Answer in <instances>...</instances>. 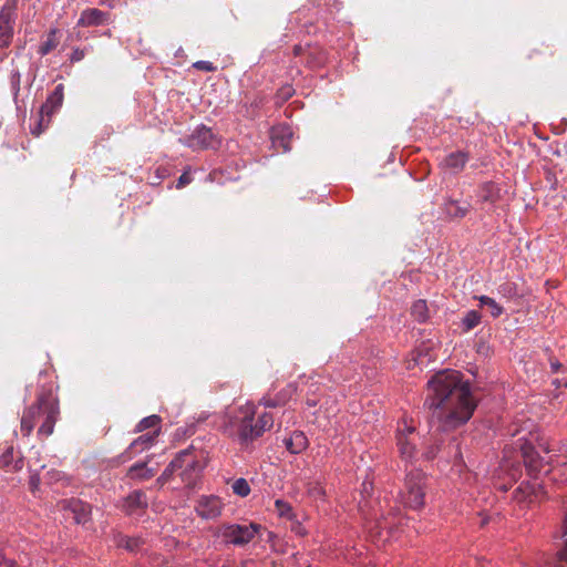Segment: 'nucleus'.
<instances>
[{"label":"nucleus","instance_id":"7","mask_svg":"<svg viewBox=\"0 0 567 567\" xmlns=\"http://www.w3.org/2000/svg\"><path fill=\"white\" fill-rule=\"evenodd\" d=\"M427 488V477L420 470L408 472L403 489L400 492L401 503L409 508L419 509L424 505Z\"/></svg>","mask_w":567,"mask_h":567},{"label":"nucleus","instance_id":"43","mask_svg":"<svg viewBox=\"0 0 567 567\" xmlns=\"http://www.w3.org/2000/svg\"><path fill=\"white\" fill-rule=\"evenodd\" d=\"M561 529H563V535L566 537L565 538V546L567 547V513H566V516H565V518L563 520Z\"/></svg>","mask_w":567,"mask_h":567},{"label":"nucleus","instance_id":"48","mask_svg":"<svg viewBox=\"0 0 567 567\" xmlns=\"http://www.w3.org/2000/svg\"><path fill=\"white\" fill-rule=\"evenodd\" d=\"M287 391H288L289 393H291V392H292V388H291V386H289Z\"/></svg>","mask_w":567,"mask_h":567},{"label":"nucleus","instance_id":"3","mask_svg":"<svg viewBox=\"0 0 567 567\" xmlns=\"http://www.w3.org/2000/svg\"><path fill=\"white\" fill-rule=\"evenodd\" d=\"M516 444L519 451L515 452V456L512 457L507 450L504 451L503 467L515 471V465L523 460L525 465L535 473L550 475V480L555 482L567 481V451L559 454L545 451V455L542 456L524 437H518Z\"/></svg>","mask_w":567,"mask_h":567},{"label":"nucleus","instance_id":"30","mask_svg":"<svg viewBox=\"0 0 567 567\" xmlns=\"http://www.w3.org/2000/svg\"><path fill=\"white\" fill-rule=\"evenodd\" d=\"M275 508H276L277 514L280 517L289 518L290 519L293 516L292 508H291L290 504L287 503L284 499H276L275 501Z\"/></svg>","mask_w":567,"mask_h":567},{"label":"nucleus","instance_id":"15","mask_svg":"<svg viewBox=\"0 0 567 567\" xmlns=\"http://www.w3.org/2000/svg\"><path fill=\"white\" fill-rule=\"evenodd\" d=\"M63 509L70 512L78 524H85L90 515V505L80 499H65L61 503Z\"/></svg>","mask_w":567,"mask_h":567},{"label":"nucleus","instance_id":"40","mask_svg":"<svg viewBox=\"0 0 567 567\" xmlns=\"http://www.w3.org/2000/svg\"><path fill=\"white\" fill-rule=\"evenodd\" d=\"M498 291L503 295L512 296L513 295V286H512V284H504V285L499 286Z\"/></svg>","mask_w":567,"mask_h":567},{"label":"nucleus","instance_id":"34","mask_svg":"<svg viewBox=\"0 0 567 567\" xmlns=\"http://www.w3.org/2000/svg\"><path fill=\"white\" fill-rule=\"evenodd\" d=\"M308 494L312 498L318 499V498H321L324 495V491H323L322 486L319 483H313V484L309 485Z\"/></svg>","mask_w":567,"mask_h":567},{"label":"nucleus","instance_id":"28","mask_svg":"<svg viewBox=\"0 0 567 567\" xmlns=\"http://www.w3.org/2000/svg\"><path fill=\"white\" fill-rule=\"evenodd\" d=\"M233 493L240 497H246L250 493V486L246 478H237L231 484Z\"/></svg>","mask_w":567,"mask_h":567},{"label":"nucleus","instance_id":"36","mask_svg":"<svg viewBox=\"0 0 567 567\" xmlns=\"http://www.w3.org/2000/svg\"><path fill=\"white\" fill-rule=\"evenodd\" d=\"M194 68L206 72H212L215 70V66L209 61H197L194 63Z\"/></svg>","mask_w":567,"mask_h":567},{"label":"nucleus","instance_id":"26","mask_svg":"<svg viewBox=\"0 0 567 567\" xmlns=\"http://www.w3.org/2000/svg\"><path fill=\"white\" fill-rule=\"evenodd\" d=\"M482 316L476 310H470L465 313L462 319V328L463 331L468 332L475 327H477L481 322Z\"/></svg>","mask_w":567,"mask_h":567},{"label":"nucleus","instance_id":"14","mask_svg":"<svg viewBox=\"0 0 567 567\" xmlns=\"http://www.w3.org/2000/svg\"><path fill=\"white\" fill-rule=\"evenodd\" d=\"M467 161V153L463 151H456L444 156V158L440 162V166L442 169L450 174H458L463 171Z\"/></svg>","mask_w":567,"mask_h":567},{"label":"nucleus","instance_id":"17","mask_svg":"<svg viewBox=\"0 0 567 567\" xmlns=\"http://www.w3.org/2000/svg\"><path fill=\"white\" fill-rule=\"evenodd\" d=\"M292 133L288 126L279 125L272 128L271 131V141L274 147L277 150L281 148L284 152H288L290 150L289 138Z\"/></svg>","mask_w":567,"mask_h":567},{"label":"nucleus","instance_id":"49","mask_svg":"<svg viewBox=\"0 0 567 567\" xmlns=\"http://www.w3.org/2000/svg\"><path fill=\"white\" fill-rule=\"evenodd\" d=\"M307 404H309V405L313 404L315 405V402L307 401Z\"/></svg>","mask_w":567,"mask_h":567},{"label":"nucleus","instance_id":"38","mask_svg":"<svg viewBox=\"0 0 567 567\" xmlns=\"http://www.w3.org/2000/svg\"><path fill=\"white\" fill-rule=\"evenodd\" d=\"M293 93V89L290 85H286L280 89L279 91V97L282 100L289 99Z\"/></svg>","mask_w":567,"mask_h":567},{"label":"nucleus","instance_id":"13","mask_svg":"<svg viewBox=\"0 0 567 567\" xmlns=\"http://www.w3.org/2000/svg\"><path fill=\"white\" fill-rule=\"evenodd\" d=\"M197 466V462L192 457V452L189 450H184L179 452L177 456L168 464V466L158 478V482H165L169 475L179 468L185 467L186 470H195Z\"/></svg>","mask_w":567,"mask_h":567},{"label":"nucleus","instance_id":"5","mask_svg":"<svg viewBox=\"0 0 567 567\" xmlns=\"http://www.w3.org/2000/svg\"><path fill=\"white\" fill-rule=\"evenodd\" d=\"M58 400L50 395H42L37 403L28 408L21 417V433L29 436L37 423L41 422L38 434L49 436L53 433L59 416Z\"/></svg>","mask_w":567,"mask_h":567},{"label":"nucleus","instance_id":"1","mask_svg":"<svg viewBox=\"0 0 567 567\" xmlns=\"http://www.w3.org/2000/svg\"><path fill=\"white\" fill-rule=\"evenodd\" d=\"M429 395L425 400L432 416L439 422V429L451 431L465 424L473 415L476 402L467 382L455 370L435 373L427 382Z\"/></svg>","mask_w":567,"mask_h":567},{"label":"nucleus","instance_id":"44","mask_svg":"<svg viewBox=\"0 0 567 567\" xmlns=\"http://www.w3.org/2000/svg\"><path fill=\"white\" fill-rule=\"evenodd\" d=\"M436 455L435 451L434 450H429L426 452H424L423 456L426 458V460H431L433 458L434 456Z\"/></svg>","mask_w":567,"mask_h":567},{"label":"nucleus","instance_id":"32","mask_svg":"<svg viewBox=\"0 0 567 567\" xmlns=\"http://www.w3.org/2000/svg\"><path fill=\"white\" fill-rule=\"evenodd\" d=\"M161 422L159 416L153 414L150 416L144 417L140 421V423L136 425V432H142L146 429L151 427H157Z\"/></svg>","mask_w":567,"mask_h":567},{"label":"nucleus","instance_id":"41","mask_svg":"<svg viewBox=\"0 0 567 567\" xmlns=\"http://www.w3.org/2000/svg\"><path fill=\"white\" fill-rule=\"evenodd\" d=\"M84 58V52L80 49H75L72 53L71 60L72 61H80Z\"/></svg>","mask_w":567,"mask_h":567},{"label":"nucleus","instance_id":"27","mask_svg":"<svg viewBox=\"0 0 567 567\" xmlns=\"http://www.w3.org/2000/svg\"><path fill=\"white\" fill-rule=\"evenodd\" d=\"M411 313L419 322H424L429 317V309L425 300H417L411 308Z\"/></svg>","mask_w":567,"mask_h":567},{"label":"nucleus","instance_id":"47","mask_svg":"<svg viewBox=\"0 0 567 567\" xmlns=\"http://www.w3.org/2000/svg\"><path fill=\"white\" fill-rule=\"evenodd\" d=\"M363 491H364V493H368V486H367V483H363Z\"/></svg>","mask_w":567,"mask_h":567},{"label":"nucleus","instance_id":"42","mask_svg":"<svg viewBox=\"0 0 567 567\" xmlns=\"http://www.w3.org/2000/svg\"><path fill=\"white\" fill-rule=\"evenodd\" d=\"M0 565H3L6 567H16L17 561L11 558L2 557V560L0 561Z\"/></svg>","mask_w":567,"mask_h":567},{"label":"nucleus","instance_id":"20","mask_svg":"<svg viewBox=\"0 0 567 567\" xmlns=\"http://www.w3.org/2000/svg\"><path fill=\"white\" fill-rule=\"evenodd\" d=\"M58 34H59V30L55 28L51 29L48 32L45 40L38 48V53L41 56H45L47 54H49L52 50H54L59 45Z\"/></svg>","mask_w":567,"mask_h":567},{"label":"nucleus","instance_id":"19","mask_svg":"<svg viewBox=\"0 0 567 567\" xmlns=\"http://www.w3.org/2000/svg\"><path fill=\"white\" fill-rule=\"evenodd\" d=\"M22 466L23 462L20 457L16 458L14 449L12 446L7 447L6 451L0 455V467L17 472L20 471Z\"/></svg>","mask_w":567,"mask_h":567},{"label":"nucleus","instance_id":"21","mask_svg":"<svg viewBox=\"0 0 567 567\" xmlns=\"http://www.w3.org/2000/svg\"><path fill=\"white\" fill-rule=\"evenodd\" d=\"M147 506L146 497L144 493L140 491H134L131 493L125 499L126 511L132 514L138 508H143Z\"/></svg>","mask_w":567,"mask_h":567},{"label":"nucleus","instance_id":"11","mask_svg":"<svg viewBox=\"0 0 567 567\" xmlns=\"http://www.w3.org/2000/svg\"><path fill=\"white\" fill-rule=\"evenodd\" d=\"M219 144L220 138L205 125L197 126L186 140V145L195 150L216 148Z\"/></svg>","mask_w":567,"mask_h":567},{"label":"nucleus","instance_id":"37","mask_svg":"<svg viewBox=\"0 0 567 567\" xmlns=\"http://www.w3.org/2000/svg\"><path fill=\"white\" fill-rule=\"evenodd\" d=\"M158 434V429H156L153 433H146V434H143L141 435L140 437L143 440V442L148 446H153L154 442H155V437L157 436Z\"/></svg>","mask_w":567,"mask_h":567},{"label":"nucleus","instance_id":"24","mask_svg":"<svg viewBox=\"0 0 567 567\" xmlns=\"http://www.w3.org/2000/svg\"><path fill=\"white\" fill-rule=\"evenodd\" d=\"M155 471L152 468H148L144 463H136L132 465L128 470V475L132 478H138V480H148L152 476H154Z\"/></svg>","mask_w":567,"mask_h":567},{"label":"nucleus","instance_id":"25","mask_svg":"<svg viewBox=\"0 0 567 567\" xmlns=\"http://www.w3.org/2000/svg\"><path fill=\"white\" fill-rule=\"evenodd\" d=\"M478 198L482 202H495L498 197V188L493 183H485L481 186L478 192Z\"/></svg>","mask_w":567,"mask_h":567},{"label":"nucleus","instance_id":"29","mask_svg":"<svg viewBox=\"0 0 567 567\" xmlns=\"http://www.w3.org/2000/svg\"><path fill=\"white\" fill-rule=\"evenodd\" d=\"M468 205H461L458 202L452 200L446 205V210L452 217L462 218L468 212Z\"/></svg>","mask_w":567,"mask_h":567},{"label":"nucleus","instance_id":"46","mask_svg":"<svg viewBox=\"0 0 567 567\" xmlns=\"http://www.w3.org/2000/svg\"><path fill=\"white\" fill-rule=\"evenodd\" d=\"M453 449L455 450V460L461 458V453L458 451V445L453 446Z\"/></svg>","mask_w":567,"mask_h":567},{"label":"nucleus","instance_id":"9","mask_svg":"<svg viewBox=\"0 0 567 567\" xmlns=\"http://www.w3.org/2000/svg\"><path fill=\"white\" fill-rule=\"evenodd\" d=\"M19 0H6L0 8V49L11 45L14 35Z\"/></svg>","mask_w":567,"mask_h":567},{"label":"nucleus","instance_id":"39","mask_svg":"<svg viewBox=\"0 0 567 567\" xmlns=\"http://www.w3.org/2000/svg\"><path fill=\"white\" fill-rule=\"evenodd\" d=\"M192 182L189 173L185 172L181 175L177 182V188H181Z\"/></svg>","mask_w":567,"mask_h":567},{"label":"nucleus","instance_id":"23","mask_svg":"<svg viewBox=\"0 0 567 567\" xmlns=\"http://www.w3.org/2000/svg\"><path fill=\"white\" fill-rule=\"evenodd\" d=\"M476 299L478 300L481 307H486L488 309L493 318H498L504 311L503 307L496 302L495 299L488 296H480L476 297Z\"/></svg>","mask_w":567,"mask_h":567},{"label":"nucleus","instance_id":"8","mask_svg":"<svg viewBox=\"0 0 567 567\" xmlns=\"http://www.w3.org/2000/svg\"><path fill=\"white\" fill-rule=\"evenodd\" d=\"M260 526L255 523L250 524H225L218 529V535L228 544L235 546H244L250 543Z\"/></svg>","mask_w":567,"mask_h":567},{"label":"nucleus","instance_id":"4","mask_svg":"<svg viewBox=\"0 0 567 567\" xmlns=\"http://www.w3.org/2000/svg\"><path fill=\"white\" fill-rule=\"evenodd\" d=\"M359 508L367 520V528L370 536L378 546L385 545L393 536L395 515L399 509L390 507V503L384 501H374L373 504L364 502L359 504Z\"/></svg>","mask_w":567,"mask_h":567},{"label":"nucleus","instance_id":"45","mask_svg":"<svg viewBox=\"0 0 567 567\" xmlns=\"http://www.w3.org/2000/svg\"><path fill=\"white\" fill-rule=\"evenodd\" d=\"M550 365H551V370L554 372H557L559 370V368H560V363L557 362V361H553Z\"/></svg>","mask_w":567,"mask_h":567},{"label":"nucleus","instance_id":"31","mask_svg":"<svg viewBox=\"0 0 567 567\" xmlns=\"http://www.w3.org/2000/svg\"><path fill=\"white\" fill-rule=\"evenodd\" d=\"M150 447L143 442V440L138 436L136 440H134L128 449L126 450L125 454L127 455V458H132L134 455L148 450Z\"/></svg>","mask_w":567,"mask_h":567},{"label":"nucleus","instance_id":"2","mask_svg":"<svg viewBox=\"0 0 567 567\" xmlns=\"http://www.w3.org/2000/svg\"><path fill=\"white\" fill-rule=\"evenodd\" d=\"M256 405L247 402L228 410L223 423L224 432L240 445L247 446L274 426V416L262 412L256 417Z\"/></svg>","mask_w":567,"mask_h":567},{"label":"nucleus","instance_id":"33","mask_svg":"<svg viewBox=\"0 0 567 567\" xmlns=\"http://www.w3.org/2000/svg\"><path fill=\"white\" fill-rule=\"evenodd\" d=\"M286 402V399L285 398H278V399H271V398H268V396H264L260 401H259V404L266 406V408H276L280 404H284Z\"/></svg>","mask_w":567,"mask_h":567},{"label":"nucleus","instance_id":"12","mask_svg":"<svg viewBox=\"0 0 567 567\" xmlns=\"http://www.w3.org/2000/svg\"><path fill=\"white\" fill-rule=\"evenodd\" d=\"M224 509V503L216 495H202L195 505L197 515L204 519H217Z\"/></svg>","mask_w":567,"mask_h":567},{"label":"nucleus","instance_id":"16","mask_svg":"<svg viewBox=\"0 0 567 567\" xmlns=\"http://www.w3.org/2000/svg\"><path fill=\"white\" fill-rule=\"evenodd\" d=\"M107 20V13L104 11L90 8L82 11L81 17L78 21V25L80 27H91V25H102Z\"/></svg>","mask_w":567,"mask_h":567},{"label":"nucleus","instance_id":"35","mask_svg":"<svg viewBox=\"0 0 567 567\" xmlns=\"http://www.w3.org/2000/svg\"><path fill=\"white\" fill-rule=\"evenodd\" d=\"M20 79H21L20 73L18 71H12L10 81H11L12 90L16 95L18 94V92L20 90Z\"/></svg>","mask_w":567,"mask_h":567},{"label":"nucleus","instance_id":"22","mask_svg":"<svg viewBox=\"0 0 567 567\" xmlns=\"http://www.w3.org/2000/svg\"><path fill=\"white\" fill-rule=\"evenodd\" d=\"M115 543L117 547L124 548L130 553H135L141 549L143 540L140 537L118 535L115 538Z\"/></svg>","mask_w":567,"mask_h":567},{"label":"nucleus","instance_id":"18","mask_svg":"<svg viewBox=\"0 0 567 567\" xmlns=\"http://www.w3.org/2000/svg\"><path fill=\"white\" fill-rule=\"evenodd\" d=\"M285 445L290 453L298 454L308 446V439L302 432L295 431L289 437L285 439Z\"/></svg>","mask_w":567,"mask_h":567},{"label":"nucleus","instance_id":"6","mask_svg":"<svg viewBox=\"0 0 567 567\" xmlns=\"http://www.w3.org/2000/svg\"><path fill=\"white\" fill-rule=\"evenodd\" d=\"M395 440L401 461L413 465L420 458L419 446L422 439L405 417L398 423Z\"/></svg>","mask_w":567,"mask_h":567},{"label":"nucleus","instance_id":"10","mask_svg":"<svg viewBox=\"0 0 567 567\" xmlns=\"http://www.w3.org/2000/svg\"><path fill=\"white\" fill-rule=\"evenodd\" d=\"M63 102V85L55 86L53 92L48 96L45 103L40 109V120L38 124L31 130L32 134L39 136L44 128L49 125L50 116L62 105Z\"/></svg>","mask_w":567,"mask_h":567}]
</instances>
